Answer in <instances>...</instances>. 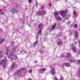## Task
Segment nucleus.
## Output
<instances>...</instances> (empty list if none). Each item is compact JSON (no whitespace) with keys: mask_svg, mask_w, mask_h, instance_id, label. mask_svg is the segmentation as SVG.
I'll list each match as a JSON object with an SVG mask.
<instances>
[{"mask_svg":"<svg viewBox=\"0 0 80 80\" xmlns=\"http://www.w3.org/2000/svg\"><path fill=\"white\" fill-rule=\"evenodd\" d=\"M6 50L5 55L7 56L8 55V58H13L14 60L17 59V56L16 55H14L13 53H11L10 55H9L10 53V52L9 50V47H7L6 48Z\"/></svg>","mask_w":80,"mask_h":80,"instance_id":"f257e3e1","label":"nucleus"},{"mask_svg":"<svg viewBox=\"0 0 80 80\" xmlns=\"http://www.w3.org/2000/svg\"><path fill=\"white\" fill-rule=\"evenodd\" d=\"M7 63V60L5 59H2L0 61V65H3V68H5L6 67L5 66V64Z\"/></svg>","mask_w":80,"mask_h":80,"instance_id":"f03ea898","label":"nucleus"},{"mask_svg":"<svg viewBox=\"0 0 80 80\" xmlns=\"http://www.w3.org/2000/svg\"><path fill=\"white\" fill-rule=\"evenodd\" d=\"M47 12L45 10H43L41 12H38L36 13L38 15H43L44 14H46Z\"/></svg>","mask_w":80,"mask_h":80,"instance_id":"7ed1b4c3","label":"nucleus"},{"mask_svg":"<svg viewBox=\"0 0 80 80\" xmlns=\"http://www.w3.org/2000/svg\"><path fill=\"white\" fill-rule=\"evenodd\" d=\"M66 13H67V12L66 11H61L60 12V14L61 15H62V17L64 18L66 16Z\"/></svg>","mask_w":80,"mask_h":80,"instance_id":"20e7f679","label":"nucleus"},{"mask_svg":"<svg viewBox=\"0 0 80 80\" xmlns=\"http://www.w3.org/2000/svg\"><path fill=\"white\" fill-rule=\"evenodd\" d=\"M71 46L72 47H73L72 48V50L74 53H76L77 50L75 48L73 47V46H74V44L73 43H72L71 44Z\"/></svg>","mask_w":80,"mask_h":80,"instance_id":"39448f33","label":"nucleus"},{"mask_svg":"<svg viewBox=\"0 0 80 80\" xmlns=\"http://www.w3.org/2000/svg\"><path fill=\"white\" fill-rule=\"evenodd\" d=\"M51 72L52 75L55 74V68H54V67H53L52 68L51 71Z\"/></svg>","mask_w":80,"mask_h":80,"instance_id":"423d86ee","label":"nucleus"},{"mask_svg":"<svg viewBox=\"0 0 80 80\" xmlns=\"http://www.w3.org/2000/svg\"><path fill=\"white\" fill-rule=\"evenodd\" d=\"M66 57L67 58H70V57H71V54H70V53H67V54L66 55Z\"/></svg>","mask_w":80,"mask_h":80,"instance_id":"0eeeda50","label":"nucleus"},{"mask_svg":"<svg viewBox=\"0 0 80 80\" xmlns=\"http://www.w3.org/2000/svg\"><path fill=\"white\" fill-rule=\"evenodd\" d=\"M58 45H62V41L60 39H58Z\"/></svg>","mask_w":80,"mask_h":80,"instance_id":"6e6552de","label":"nucleus"},{"mask_svg":"<svg viewBox=\"0 0 80 80\" xmlns=\"http://www.w3.org/2000/svg\"><path fill=\"white\" fill-rule=\"evenodd\" d=\"M64 65L66 67H68L70 66V63L68 62H66L64 63Z\"/></svg>","mask_w":80,"mask_h":80,"instance_id":"1a4fd4ad","label":"nucleus"},{"mask_svg":"<svg viewBox=\"0 0 80 80\" xmlns=\"http://www.w3.org/2000/svg\"><path fill=\"white\" fill-rule=\"evenodd\" d=\"M56 26V23H55L54 24H53V25L52 27L51 28V29L52 30H53L55 28Z\"/></svg>","mask_w":80,"mask_h":80,"instance_id":"9d476101","label":"nucleus"},{"mask_svg":"<svg viewBox=\"0 0 80 80\" xmlns=\"http://www.w3.org/2000/svg\"><path fill=\"white\" fill-rule=\"evenodd\" d=\"M11 12L12 13H15V12H16L17 10L15 9H14L11 10Z\"/></svg>","mask_w":80,"mask_h":80,"instance_id":"9b49d317","label":"nucleus"},{"mask_svg":"<svg viewBox=\"0 0 80 80\" xmlns=\"http://www.w3.org/2000/svg\"><path fill=\"white\" fill-rule=\"evenodd\" d=\"M42 25V24H39L38 26V28H43V26Z\"/></svg>","mask_w":80,"mask_h":80,"instance_id":"f8f14e48","label":"nucleus"},{"mask_svg":"<svg viewBox=\"0 0 80 80\" xmlns=\"http://www.w3.org/2000/svg\"><path fill=\"white\" fill-rule=\"evenodd\" d=\"M56 18L57 20H62V18L60 16H57Z\"/></svg>","mask_w":80,"mask_h":80,"instance_id":"ddd939ff","label":"nucleus"},{"mask_svg":"<svg viewBox=\"0 0 80 80\" xmlns=\"http://www.w3.org/2000/svg\"><path fill=\"white\" fill-rule=\"evenodd\" d=\"M21 70L20 69H18L16 71V73H21Z\"/></svg>","mask_w":80,"mask_h":80,"instance_id":"4468645a","label":"nucleus"},{"mask_svg":"<svg viewBox=\"0 0 80 80\" xmlns=\"http://www.w3.org/2000/svg\"><path fill=\"white\" fill-rule=\"evenodd\" d=\"M75 38H77L78 37V32L77 31H76L75 32Z\"/></svg>","mask_w":80,"mask_h":80,"instance_id":"2eb2a0df","label":"nucleus"},{"mask_svg":"<svg viewBox=\"0 0 80 80\" xmlns=\"http://www.w3.org/2000/svg\"><path fill=\"white\" fill-rule=\"evenodd\" d=\"M73 13L75 16H77V12H76V11H75L74 10L73 11Z\"/></svg>","mask_w":80,"mask_h":80,"instance_id":"dca6fc26","label":"nucleus"},{"mask_svg":"<svg viewBox=\"0 0 80 80\" xmlns=\"http://www.w3.org/2000/svg\"><path fill=\"white\" fill-rule=\"evenodd\" d=\"M4 42V40L3 39H0V43L1 44Z\"/></svg>","mask_w":80,"mask_h":80,"instance_id":"f3484780","label":"nucleus"},{"mask_svg":"<svg viewBox=\"0 0 80 80\" xmlns=\"http://www.w3.org/2000/svg\"><path fill=\"white\" fill-rule=\"evenodd\" d=\"M37 44H38V41H36L34 43V46H35Z\"/></svg>","mask_w":80,"mask_h":80,"instance_id":"a211bd4d","label":"nucleus"},{"mask_svg":"<svg viewBox=\"0 0 80 80\" xmlns=\"http://www.w3.org/2000/svg\"><path fill=\"white\" fill-rule=\"evenodd\" d=\"M42 33V30H40L39 31V32H38V35L39 34V35H41V33Z\"/></svg>","mask_w":80,"mask_h":80,"instance_id":"6ab92c4d","label":"nucleus"},{"mask_svg":"<svg viewBox=\"0 0 80 80\" xmlns=\"http://www.w3.org/2000/svg\"><path fill=\"white\" fill-rule=\"evenodd\" d=\"M0 53H1V54H0V59H1V58H2V57H3V55H2V54H1V53H2V51H0Z\"/></svg>","mask_w":80,"mask_h":80,"instance_id":"aec40b11","label":"nucleus"},{"mask_svg":"<svg viewBox=\"0 0 80 80\" xmlns=\"http://www.w3.org/2000/svg\"><path fill=\"white\" fill-rule=\"evenodd\" d=\"M54 15H57L58 14V12H56L54 13Z\"/></svg>","mask_w":80,"mask_h":80,"instance_id":"412c9836","label":"nucleus"},{"mask_svg":"<svg viewBox=\"0 0 80 80\" xmlns=\"http://www.w3.org/2000/svg\"><path fill=\"white\" fill-rule=\"evenodd\" d=\"M74 28H77V27H78V25H77V24H76L74 25Z\"/></svg>","mask_w":80,"mask_h":80,"instance_id":"4be33fe9","label":"nucleus"},{"mask_svg":"<svg viewBox=\"0 0 80 80\" xmlns=\"http://www.w3.org/2000/svg\"><path fill=\"white\" fill-rule=\"evenodd\" d=\"M15 67V64L13 63L11 66V68H14Z\"/></svg>","mask_w":80,"mask_h":80,"instance_id":"5701e85b","label":"nucleus"},{"mask_svg":"<svg viewBox=\"0 0 80 80\" xmlns=\"http://www.w3.org/2000/svg\"><path fill=\"white\" fill-rule=\"evenodd\" d=\"M69 62H71V63H73V62H74V61L72 59L70 60Z\"/></svg>","mask_w":80,"mask_h":80,"instance_id":"b1692460","label":"nucleus"},{"mask_svg":"<svg viewBox=\"0 0 80 80\" xmlns=\"http://www.w3.org/2000/svg\"><path fill=\"white\" fill-rule=\"evenodd\" d=\"M41 70H42V71H45L46 70V69L44 68H42V69H41Z\"/></svg>","mask_w":80,"mask_h":80,"instance_id":"393cba45","label":"nucleus"},{"mask_svg":"<svg viewBox=\"0 0 80 80\" xmlns=\"http://www.w3.org/2000/svg\"><path fill=\"white\" fill-rule=\"evenodd\" d=\"M25 68H21V70H22V71H23V70H25Z\"/></svg>","mask_w":80,"mask_h":80,"instance_id":"a878e982","label":"nucleus"},{"mask_svg":"<svg viewBox=\"0 0 80 80\" xmlns=\"http://www.w3.org/2000/svg\"><path fill=\"white\" fill-rule=\"evenodd\" d=\"M63 80V77L61 76L60 79V80Z\"/></svg>","mask_w":80,"mask_h":80,"instance_id":"bb28decb","label":"nucleus"},{"mask_svg":"<svg viewBox=\"0 0 80 80\" xmlns=\"http://www.w3.org/2000/svg\"><path fill=\"white\" fill-rule=\"evenodd\" d=\"M28 1L30 3H32V0H28Z\"/></svg>","mask_w":80,"mask_h":80,"instance_id":"cd10ccee","label":"nucleus"},{"mask_svg":"<svg viewBox=\"0 0 80 80\" xmlns=\"http://www.w3.org/2000/svg\"><path fill=\"white\" fill-rule=\"evenodd\" d=\"M54 79L55 80H58V79H57V78L56 77H54Z\"/></svg>","mask_w":80,"mask_h":80,"instance_id":"c85d7f7f","label":"nucleus"},{"mask_svg":"<svg viewBox=\"0 0 80 80\" xmlns=\"http://www.w3.org/2000/svg\"><path fill=\"white\" fill-rule=\"evenodd\" d=\"M78 64H80V60H78Z\"/></svg>","mask_w":80,"mask_h":80,"instance_id":"c756f323","label":"nucleus"},{"mask_svg":"<svg viewBox=\"0 0 80 80\" xmlns=\"http://www.w3.org/2000/svg\"><path fill=\"white\" fill-rule=\"evenodd\" d=\"M41 53V54H42V53H43V51H41L40 52Z\"/></svg>","mask_w":80,"mask_h":80,"instance_id":"7c9ffc66","label":"nucleus"},{"mask_svg":"<svg viewBox=\"0 0 80 80\" xmlns=\"http://www.w3.org/2000/svg\"><path fill=\"white\" fill-rule=\"evenodd\" d=\"M32 72V70H29V73H31V72Z\"/></svg>","mask_w":80,"mask_h":80,"instance_id":"2f4dec72","label":"nucleus"},{"mask_svg":"<svg viewBox=\"0 0 80 80\" xmlns=\"http://www.w3.org/2000/svg\"><path fill=\"white\" fill-rule=\"evenodd\" d=\"M36 7H37V5H38V2H36Z\"/></svg>","mask_w":80,"mask_h":80,"instance_id":"473e14b6","label":"nucleus"},{"mask_svg":"<svg viewBox=\"0 0 80 80\" xmlns=\"http://www.w3.org/2000/svg\"><path fill=\"white\" fill-rule=\"evenodd\" d=\"M78 43L79 44V47H80V41H79V42H78Z\"/></svg>","mask_w":80,"mask_h":80,"instance_id":"72a5a7b5","label":"nucleus"},{"mask_svg":"<svg viewBox=\"0 0 80 80\" xmlns=\"http://www.w3.org/2000/svg\"><path fill=\"white\" fill-rule=\"evenodd\" d=\"M41 8H40L41 9H43V7L42 6H41Z\"/></svg>","mask_w":80,"mask_h":80,"instance_id":"f704fd0d","label":"nucleus"},{"mask_svg":"<svg viewBox=\"0 0 80 80\" xmlns=\"http://www.w3.org/2000/svg\"><path fill=\"white\" fill-rule=\"evenodd\" d=\"M28 80H32V79H31L30 78H29L28 79Z\"/></svg>","mask_w":80,"mask_h":80,"instance_id":"c9c22d12","label":"nucleus"},{"mask_svg":"<svg viewBox=\"0 0 80 80\" xmlns=\"http://www.w3.org/2000/svg\"><path fill=\"white\" fill-rule=\"evenodd\" d=\"M38 35H37V37H36V38L37 39V38H37V37H38Z\"/></svg>","mask_w":80,"mask_h":80,"instance_id":"e433bc0d","label":"nucleus"},{"mask_svg":"<svg viewBox=\"0 0 80 80\" xmlns=\"http://www.w3.org/2000/svg\"><path fill=\"white\" fill-rule=\"evenodd\" d=\"M17 7H19V5H18H18Z\"/></svg>","mask_w":80,"mask_h":80,"instance_id":"4c0bfd02","label":"nucleus"},{"mask_svg":"<svg viewBox=\"0 0 80 80\" xmlns=\"http://www.w3.org/2000/svg\"><path fill=\"white\" fill-rule=\"evenodd\" d=\"M49 6H51V3H50L49 4Z\"/></svg>","mask_w":80,"mask_h":80,"instance_id":"58836bf2","label":"nucleus"},{"mask_svg":"<svg viewBox=\"0 0 80 80\" xmlns=\"http://www.w3.org/2000/svg\"><path fill=\"white\" fill-rule=\"evenodd\" d=\"M75 43H76V44H77V42H75Z\"/></svg>","mask_w":80,"mask_h":80,"instance_id":"ea45409f","label":"nucleus"},{"mask_svg":"<svg viewBox=\"0 0 80 80\" xmlns=\"http://www.w3.org/2000/svg\"><path fill=\"white\" fill-rule=\"evenodd\" d=\"M22 51H20V52H21V53H22Z\"/></svg>","mask_w":80,"mask_h":80,"instance_id":"a19ab883","label":"nucleus"},{"mask_svg":"<svg viewBox=\"0 0 80 80\" xmlns=\"http://www.w3.org/2000/svg\"><path fill=\"white\" fill-rule=\"evenodd\" d=\"M1 12V9H0V12Z\"/></svg>","mask_w":80,"mask_h":80,"instance_id":"79ce46f5","label":"nucleus"},{"mask_svg":"<svg viewBox=\"0 0 80 80\" xmlns=\"http://www.w3.org/2000/svg\"><path fill=\"white\" fill-rule=\"evenodd\" d=\"M13 51H15V50H13Z\"/></svg>","mask_w":80,"mask_h":80,"instance_id":"37998d69","label":"nucleus"},{"mask_svg":"<svg viewBox=\"0 0 80 80\" xmlns=\"http://www.w3.org/2000/svg\"><path fill=\"white\" fill-rule=\"evenodd\" d=\"M35 15H36V14H35Z\"/></svg>","mask_w":80,"mask_h":80,"instance_id":"c03bdc74","label":"nucleus"},{"mask_svg":"<svg viewBox=\"0 0 80 80\" xmlns=\"http://www.w3.org/2000/svg\"><path fill=\"white\" fill-rule=\"evenodd\" d=\"M79 31H80V30H79Z\"/></svg>","mask_w":80,"mask_h":80,"instance_id":"a18cd8bd","label":"nucleus"}]
</instances>
